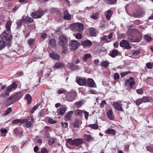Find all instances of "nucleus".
Here are the masks:
<instances>
[{
	"label": "nucleus",
	"instance_id": "nucleus-1",
	"mask_svg": "<svg viewBox=\"0 0 153 153\" xmlns=\"http://www.w3.org/2000/svg\"><path fill=\"white\" fill-rule=\"evenodd\" d=\"M128 40L131 42H138L141 39V36L139 35L136 37L134 36L133 31L131 29H129L127 33Z\"/></svg>",
	"mask_w": 153,
	"mask_h": 153
},
{
	"label": "nucleus",
	"instance_id": "nucleus-2",
	"mask_svg": "<svg viewBox=\"0 0 153 153\" xmlns=\"http://www.w3.org/2000/svg\"><path fill=\"white\" fill-rule=\"evenodd\" d=\"M83 139L80 138H76L74 140L70 138L67 140V142L71 145H76L79 148L81 147V145L83 143Z\"/></svg>",
	"mask_w": 153,
	"mask_h": 153
},
{
	"label": "nucleus",
	"instance_id": "nucleus-3",
	"mask_svg": "<svg viewBox=\"0 0 153 153\" xmlns=\"http://www.w3.org/2000/svg\"><path fill=\"white\" fill-rule=\"evenodd\" d=\"M11 32L4 30L0 35L1 39L5 41H8L10 42L12 38V36L10 34Z\"/></svg>",
	"mask_w": 153,
	"mask_h": 153
},
{
	"label": "nucleus",
	"instance_id": "nucleus-4",
	"mask_svg": "<svg viewBox=\"0 0 153 153\" xmlns=\"http://www.w3.org/2000/svg\"><path fill=\"white\" fill-rule=\"evenodd\" d=\"M68 38L65 36L61 34L59 36V44L62 46H65L68 41Z\"/></svg>",
	"mask_w": 153,
	"mask_h": 153
},
{
	"label": "nucleus",
	"instance_id": "nucleus-5",
	"mask_svg": "<svg viewBox=\"0 0 153 153\" xmlns=\"http://www.w3.org/2000/svg\"><path fill=\"white\" fill-rule=\"evenodd\" d=\"M44 14V11L41 9L34 12L32 13L31 16L34 19L39 18L42 16Z\"/></svg>",
	"mask_w": 153,
	"mask_h": 153
},
{
	"label": "nucleus",
	"instance_id": "nucleus-6",
	"mask_svg": "<svg viewBox=\"0 0 153 153\" xmlns=\"http://www.w3.org/2000/svg\"><path fill=\"white\" fill-rule=\"evenodd\" d=\"M149 98L148 97H143L142 98L136 100L134 102L138 106L143 103L149 102Z\"/></svg>",
	"mask_w": 153,
	"mask_h": 153
},
{
	"label": "nucleus",
	"instance_id": "nucleus-7",
	"mask_svg": "<svg viewBox=\"0 0 153 153\" xmlns=\"http://www.w3.org/2000/svg\"><path fill=\"white\" fill-rule=\"evenodd\" d=\"M135 83V82L133 77H130L125 81V85L128 86L130 88H132Z\"/></svg>",
	"mask_w": 153,
	"mask_h": 153
},
{
	"label": "nucleus",
	"instance_id": "nucleus-8",
	"mask_svg": "<svg viewBox=\"0 0 153 153\" xmlns=\"http://www.w3.org/2000/svg\"><path fill=\"white\" fill-rule=\"evenodd\" d=\"M76 95V93L74 92H70L66 96V100L68 101L72 102L75 99Z\"/></svg>",
	"mask_w": 153,
	"mask_h": 153
},
{
	"label": "nucleus",
	"instance_id": "nucleus-9",
	"mask_svg": "<svg viewBox=\"0 0 153 153\" xmlns=\"http://www.w3.org/2000/svg\"><path fill=\"white\" fill-rule=\"evenodd\" d=\"M120 45L126 49H129L131 48L128 42L126 40H122L120 42Z\"/></svg>",
	"mask_w": 153,
	"mask_h": 153
},
{
	"label": "nucleus",
	"instance_id": "nucleus-10",
	"mask_svg": "<svg viewBox=\"0 0 153 153\" xmlns=\"http://www.w3.org/2000/svg\"><path fill=\"white\" fill-rule=\"evenodd\" d=\"M79 45L78 42L75 40H72L70 45V47L71 50L77 49Z\"/></svg>",
	"mask_w": 153,
	"mask_h": 153
},
{
	"label": "nucleus",
	"instance_id": "nucleus-11",
	"mask_svg": "<svg viewBox=\"0 0 153 153\" xmlns=\"http://www.w3.org/2000/svg\"><path fill=\"white\" fill-rule=\"evenodd\" d=\"M73 27L75 30H76L79 32H80L83 29V25L81 23H75L74 24Z\"/></svg>",
	"mask_w": 153,
	"mask_h": 153
},
{
	"label": "nucleus",
	"instance_id": "nucleus-12",
	"mask_svg": "<svg viewBox=\"0 0 153 153\" xmlns=\"http://www.w3.org/2000/svg\"><path fill=\"white\" fill-rule=\"evenodd\" d=\"M17 85L18 83L17 82H14L11 85L7 87L6 90L10 93V92L13 91V89L16 88Z\"/></svg>",
	"mask_w": 153,
	"mask_h": 153
},
{
	"label": "nucleus",
	"instance_id": "nucleus-13",
	"mask_svg": "<svg viewBox=\"0 0 153 153\" xmlns=\"http://www.w3.org/2000/svg\"><path fill=\"white\" fill-rule=\"evenodd\" d=\"M81 44L84 47H89L92 45V43L91 41L88 40L82 42Z\"/></svg>",
	"mask_w": 153,
	"mask_h": 153
},
{
	"label": "nucleus",
	"instance_id": "nucleus-14",
	"mask_svg": "<svg viewBox=\"0 0 153 153\" xmlns=\"http://www.w3.org/2000/svg\"><path fill=\"white\" fill-rule=\"evenodd\" d=\"M66 107L65 106H62L57 109V112L60 115H63L66 111Z\"/></svg>",
	"mask_w": 153,
	"mask_h": 153
},
{
	"label": "nucleus",
	"instance_id": "nucleus-15",
	"mask_svg": "<svg viewBox=\"0 0 153 153\" xmlns=\"http://www.w3.org/2000/svg\"><path fill=\"white\" fill-rule=\"evenodd\" d=\"M86 85L87 86L93 87L94 86L95 82L94 80L91 78H88L86 80Z\"/></svg>",
	"mask_w": 153,
	"mask_h": 153
},
{
	"label": "nucleus",
	"instance_id": "nucleus-16",
	"mask_svg": "<svg viewBox=\"0 0 153 153\" xmlns=\"http://www.w3.org/2000/svg\"><path fill=\"white\" fill-rule=\"evenodd\" d=\"M26 121H27V119H16L13 120V123L14 124L16 123L23 124L25 123Z\"/></svg>",
	"mask_w": 153,
	"mask_h": 153
},
{
	"label": "nucleus",
	"instance_id": "nucleus-17",
	"mask_svg": "<svg viewBox=\"0 0 153 153\" xmlns=\"http://www.w3.org/2000/svg\"><path fill=\"white\" fill-rule=\"evenodd\" d=\"M86 79H85L79 78L76 80L77 83L79 85H86Z\"/></svg>",
	"mask_w": 153,
	"mask_h": 153
},
{
	"label": "nucleus",
	"instance_id": "nucleus-18",
	"mask_svg": "<svg viewBox=\"0 0 153 153\" xmlns=\"http://www.w3.org/2000/svg\"><path fill=\"white\" fill-rule=\"evenodd\" d=\"M64 66V63L60 62H58L55 63L53 66L54 70L58 68H62Z\"/></svg>",
	"mask_w": 153,
	"mask_h": 153
},
{
	"label": "nucleus",
	"instance_id": "nucleus-19",
	"mask_svg": "<svg viewBox=\"0 0 153 153\" xmlns=\"http://www.w3.org/2000/svg\"><path fill=\"white\" fill-rule=\"evenodd\" d=\"M121 102H114V105L115 108L119 111H123V109L121 107L122 105L120 104Z\"/></svg>",
	"mask_w": 153,
	"mask_h": 153
},
{
	"label": "nucleus",
	"instance_id": "nucleus-20",
	"mask_svg": "<svg viewBox=\"0 0 153 153\" xmlns=\"http://www.w3.org/2000/svg\"><path fill=\"white\" fill-rule=\"evenodd\" d=\"M74 111H69L65 117V120L66 121L70 120L71 119V117L72 115L73 114Z\"/></svg>",
	"mask_w": 153,
	"mask_h": 153
},
{
	"label": "nucleus",
	"instance_id": "nucleus-21",
	"mask_svg": "<svg viewBox=\"0 0 153 153\" xmlns=\"http://www.w3.org/2000/svg\"><path fill=\"white\" fill-rule=\"evenodd\" d=\"M82 123L81 121L79 119H76L73 123V125L74 127L78 128L79 125Z\"/></svg>",
	"mask_w": 153,
	"mask_h": 153
},
{
	"label": "nucleus",
	"instance_id": "nucleus-22",
	"mask_svg": "<svg viewBox=\"0 0 153 153\" xmlns=\"http://www.w3.org/2000/svg\"><path fill=\"white\" fill-rule=\"evenodd\" d=\"M63 19L66 20H70L71 19V17L70 14L65 10L64 12Z\"/></svg>",
	"mask_w": 153,
	"mask_h": 153
},
{
	"label": "nucleus",
	"instance_id": "nucleus-23",
	"mask_svg": "<svg viewBox=\"0 0 153 153\" xmlns=\"http://www.w3.org/2000/svg\"><path fill=\"white\" fill-rule=\"evenodd\" d=\"M12 24V22L10 21H8L6 24L5 27L6 30H7L11 32L10 27Z\"/></svg>",
	"mask_w": 153,
	"mask_h": 153
},
{
	"label": "nucleus",
	"instance_id": "nucleus-24",
	"mask_svg": "<svg viewBox=\"0 0 153 153\" xmlns=\"http://www.w3.org/2000/svg\"><path fill=\"white\" fill-rule=\"evenodd\" d=\"M107 115L108 118L111 120H113L114 118V116L112 111L111 109H110L107 113Z\"/></svg>",
	"mask_w": 153,
	"mask_h": 153
},
{
	"label": "nucleus",
	"instance_id": "nucleus-25",
	"mask_svg": "<svg viewBox=\"0 0 153 153\" xmlns=\"http://www.w3.org/2000/svg\"><path fill=\"white\" fill-rule=\"evenodd\" d=\"M22 19L24 21H25L31 23L33 22V19L30 17L27 16L25 18V16H23Z\"/></svg>",
	"mask_w": 153,
	"mask_h": 153
},
{
	"label": "nucleus",
	"instance_id": "nucleus-26",
	"mask_svg": "<svg viewBox=\"0 0 153 153\" xmlns=\"http://www.w3.org/2000/svg\"><path fill=\"white\" fill-rule=\"evenodd\" d=\"M25 99L27 101V103L30 104L31 102L32 98L31 96L28 94H27L25 97Z\"/></svg>",
	"mask_w": 153,
	"mask_h": 153
},
{
	"label": "nucleus",
	"instance_id": "nucleus-27",
	"mask_svg": "<svg viewBox=\"0 0 153 153\" xmlns=\"http://www.w3.org/2000/svg\"><path fill=\"white\" fill-rule=\"evenodd\" d=\"M83 137L85 140L87 141L90 142L93 140V138L89 134H85L83 135Z\"/></svg>",
	"mask_w": 153,
	"mask_h": 153
},
{
	"label": "nucleus",
	"instance_id": "nucleus-28",
	"mask_svg": "<svg viewBox=\"0 0 153 153\" xmlns=\"http://www.w3.org/2000/svg\"><path fill=\"white\" fill-rule=\"evenodd\" d=\"M118 54V51L117 50H113L110 52V56L112 57H115Z\"/></svg>",
	"mask_w": 153,
	"mask_h": 153
},
{
	"label": "nucleus",
	"instance_id": "nucleus-29",
	"mask_svg": "<svg viewBox=\"0 0 153 153\" xmlns=\"http://www.w3.org/2000/svg\"><path fill=\"white\" fill-rule=\"evenodd\" d=\"M49 43L50 45L52 47H55L56 46V41L53 39H51L49 41Z\"/></svg>",
	"mask_w": 153,
	"mask_h": 153
},
{
	"label": "nucleus",
	"instance_id": "nucleus-30",
	"mask_svg": "<svg viewBox=\"0 0 153 153\" xmlns=\"http://www.w3.org/2000/svg\"><path fill=\"white\" fill-rule=\"evenodd\" d=\"M112 11L111 10H108L106 12L105 17L107 19H109L112 14Z\"/></svg>",
	"mask_w": 153,
	"mask_h": 153
},
{
	"label": "nucleus",
	"instance_id": "nucleus-31",
	"mask_svg": "<svg viewBox=\"0 0 153 153\" xmlns=\"http://www.w3.org/2000/svg\"><path fill=\"white\" fill-rule=\"evenodd\" d=\"M14 132L16 135L20 137L22 136V132L19 131L17 128H16L14 129Z\"/></svg>",
	"mask_w": 153,
	"mask_h": 153
},
{
	"label": "nucleus",
	"instance_id": "nucleus-32",
	"mask_svg": "<svg viewBox=\"0 0 153 153\" xmlns=\"http://www.w3.org/2000/svg\"><path fill=\"white\" fill-rule=\"evenodd\" d=\"M9 95V93L6 89L4 92H2L1 94V97H3V98H5L8 97Z\"/></svg>",
	"mask_w": 153,
	"mask_h": 153
},
{
	"label": "nucleus",
	"instance_id": "nucleus-33",
	"mask_svg": "<svg viewBox=\"0 0 153 153\" xmlns=\"http://www.w3.org/2000/svg\"><path fill=\"white\" fill-rule=\"evenodd\" d=\"M74 114L77 116H82V115L83 111L77 109L74 111Z\"/></svg>",
	"mask_w": 153,
	"mask_h": 153
},
{
	"label": "nucleus",
	"instance_id": "nucleus-34",
	"mask_svg": "<svg viewBox=\"0 0 153 153\" xmlns=\"http://www.w3.org/2000/svg\"><path fill=\"white\" fill-rule=\"evenodd\" d=\"M89 31L91 36H94L96 34L95 29L93 27H91L89 29Z\"/></svg>",
	"mask_w": 153,
	"mask_h": 153
},
{
	"label": "nucleus",
	"instance_id": "nucleus-35",
	"mask_svg": "<svg viewBox=\"0 0 153 153\" xmlns=\"http://www.w3.org/2000/svg\"><path fill=\"white\" fill-rule=\"evenodd\" d=\"M7 44L3 40L0 39V51Z\"/></svg>",
	"mask_w": 153,
	"mask_h": 153
},
{
	"label": "nucleus",
	"instance_id": "nucleus-36",
	"mask_svg": "<svg viewBox=\"0 0 153 153\" xmlns=\"http://www.w3.org/2000/svg\"><path fill=\"white\" fill-rule=\"evenodd\" d=\"M35 43V39L30 38L28 39V44L30 46H32Z\"/></svg>",
	"mask_w": 153,
	"mask_h": 153
},
{
	"label": "nucleus",
	"instance_id": "nucleus-37",
	"mask_svg": "<svg viewBox=\"0 0 153 153\" xmlns=\"http://www.w3.org/2000/svg\"><path fill=\"white\" fill-rule=\"evenodd\" d=\"M16 96H14V95H12L9 98L8 100L11 101L12 103L16 102L18 101V99L16 100V98L17 97Z\"/></svg>",
	"mask_w": 153,
	"mask_h": 153
},
{
	"label": "nucleus",
	"instance_id": "nucleus-38",
	"mask_svg": "<svg viewBox=\"0 0 153 153\" xmlns=\"http://www.w3.org/2000/svg\"><path fill=\"white\" fill-rule=\"evenodd\" d=\"M23 20L22 19H21L19 21H17L16 22V23L17 25V28L19 29L21 27V25H22L23 23Z\"/></svg>",
	"mask_w": 153,
	"mask_h": 153
},
{
	"label": "nucleus",
	"instance_id": "nucleus-39",
	"mask_svg": "<svg viewBox=\"0 0 153 153\" xmlns=\"http://www.w3.org/2000/svg\"><path fill=\"white\" fill-rule=\"evenodd\" d=\"M83 104V102L82 101L76 102L74 104V106L78 108L81 107Z\"/></svg>",
	"mask_w": 153,
	"mask_h": 153
},
{
	"label": "nucleus",
	"instance_id": "nucleus-40",
	"mask_svg": "<svg viewBox=\"0 0 153 153\" xmlns=\"http://www.w3.org/2000/svg\"><path fill=\"white\" fill-rule=\"evenodd\" d=\"M50 56L54 59H59V56L53 53H50Z\"/></svg>",
	"mask_w": 153,
	"mask_h": 153
},
{
	"label": "nucleus",
	"instance_id": "nucleus-41",
	"mask_svg": "<svg viewBox=\"0 0 153 153\" xmlns=\"http://www.w3.org/2000/svg\"><path fill=\"white\" fill-rule=\"evenodd\" d=\"M107 132L108 134H115L116 131L113 129H108L106 131Z\"/></svg>",
	"mask_w": 153,
	"mask_h": 153
},
{
	"label": "nucleus",
	"instance_id": "nucleus-42",
	"mask_svg": "<svg viewBox=\"0 0 153 153\" xmlns=\"http://www.w3.org/2000/svg\"><path fill=\"white\" fill-rule=\"evenodd\" d=\"M91 54L89 53H87L84 55L82 57L83 60L85 61H86L88 58H89L91 57Z\"/></svg>",
	"mask_w": 153,
	"mask_h": 153
},
{
	"label": "nucleus",
	"instance_id": "nucleus-43",
	"mask_svg": "<svg viewBox=\"0 0 153 153\" xmlns=\"http://www.w3.org/2000/svg\"><path fill=\"white\" fill-rule=\"evenodd\" d=\"M144 39L148 42H151L152 39L151 37L147 35H145L144 36Z\"/></svg>",
	"mask_w": 153,
	"mask_h": 153
},
{
	"label": "nucleus",
	"instance_id": "nucleus-44",
	"mask_svg": "<svg viewBox=\"0 0 153 153\" xmlns=\"http://www.w3.org/2000/svg\"><path fill=\"white\" fill-rule=\"evenodd\" d=\"M1 132L2 133L1 136H5L6 135L7 130L5 128H1Z\"/></svg>",
	"mask_w": 153,
	"mask_h": 153
},
{
	"label": "nucleus",
	"instance_id": "nucleus-45",
	"mask_svg": "<svg viewBox=\"0 0 153 153\" xmlns=\"http://www.w3.org/2000/svg\"><path fill=\"white\" fill-rule=\"evenodd\" d=\"M26 123V127L27 128L30 127L32 125V123L30 121H28L27 119V121L25 122Z\"/></svg>",
	"mask_w": 153,
	"mask_h": 153
},
{
	"label": "nucleus",
	"instance_id": "nucleus-46",
	"mask_svg": "<svg viewBox=\"0 0 153 153\" xmlns=\"http://www.w3.org/2000/svg\"><path fill=\"white\" fill-rule=\"evenodd\" d=\"M39 104H36L34 106L33 108L31 110L30 112L32 113H33L35 111L39 108Z\"/></svg>",
	"mask_w": 153,
	"mask_h": 153
},
{
	"label": "nucleus",
	"instance_id": "nucleus-47",
	"mask_svg": "<svg viewBox=\"0 0 153 153\" xmlns=\"http://www.w3.org/2000/svg\"><path fill=\"white\" fill-rule=\"evenodd\" d=\"M55 141V139L54 138H51L50 139L48 140V143L49 146H52Z\"/></svg>",
	"mask_w": 153,
	"mask_h": 153
},
{
	"label": "nucleus",
	"instance_id": "nucleus-48",
	"mask_svg": "<svg viewBox=\"0 0 153 153\" xmlns=\"http://www.w3.org/2000/svg\"><path fill=\"white\" fill-rule=\"evenodd\" d=\"M100 65L102 67H107L108 65V62L105 61H103L101 63Z\"/></svg>",
	"mask_w": 153,
	"mask_h": 153
},
{
	"label": "nucleus",
	"instance_id": "nucleus-49",
	"mask_svg": "<svg viewBox=\"0 0 153 153\" xmlns=\"http://www.w3.org/2000/svg\"><path fill=\"white\" fill-rule=\"evenodd\" d=\"M153 66V63H151L150 62H148L146 64V67L149 69L152 68Z\"/></svg>",
	"mask_w": 153,
	"mask_h": 153
},
{
	"label": "nucleus",
	"instance_id": "nucleus-50",
	"mask_svg": "<svg viewBox=\"0 0 153 153\" xmlns=\"http://www.w3.org/2000/svg\"><path fill=\"white\" fill-rule=\"evenodd\" d=\"M14 95L17 96V97L16 98V100L18 99V101L22 97V94L20 93H18Z\"/></svg>",
	"mask_w": 153,
	"mask_h": 153
},
{
	"label": "nucleus",
	"instance_id": "nucleus-51",
	"mask_svg": "<svg viewBox=\"0 0 153 153\" xmlns=\"http://www.w3.org/2000/svg\"><path fill=\"white\" fill-rule=\"evenodd\" d=\"M89 126L92 128L94 129H97L98 127V125L96 124L90 125Z\"/></svg>",
	"mask_w": 153,
	"mask_h": 153
},
{
	"label": "nucleus",
	"instance_id": "nucleus-52",
	"mask_svg": "<svg viewBox=\"0 0 153 153\" xmlns=\"http://www.w3.org/2000/svg\"><path fill=\"white\" fill-rule=\"evenodd\" d=\"M98 13H96L94 14L93 15L91 16V18L94 19H97L98 18Z\"/></svg>",
	"mask_w": 153,
	"mask_h": 153
},
{
	"label": "nucleus",
	"instance_id": "nucleus-53",
	"mask_svg": "<svg viewBox=\"0 0 153 153\" xmlns=\"http://www.w3.org/2000/svg\"><path fill=\"white\" fill-rule=\"evenodd\" d=\"M120 78V75L117 73H115L114 75V79L115 80H117L119 79Z\"/></svg>",
	"mask_w": 153,
	"mask_h": 153
},
{
	"label": "nucleus",
	"instance_id": "nucleus-54",
	"mask_svg": "<svg viewBox=\"0 0 153 153\" xmlns=\"http://www.w3.org/2000/svg\"><path fill=\"white\" fill-rule=\"evenodd\" d=\"M66 92V91L65 90L60 89L58 91L57 93L59 94H65Z\"/></svg>",
	"mask_w": 153,
	"mask_h": 153
},
{
	"label": "nucleus",
	"instance_id": "nucleus-55",
	"mask_svg": "<svg viewBox=\"0 0 153 153\" xmlns=\"http://www.w3.org/2000/svg\"><path fill=\"white\" fill-rule=\"evenodd\" d=\"M12 110L10 107L6 111L4 114L5 115H7L8 114L10 113L12 111Z\"/></svg>",
	"mask_w": 153,
	"mask_h": 153
},
{
	"label": "nucleus",
	"instance_id": "nucleus-56",
	"mask_svg": "<svg viewBox=\"0 0 153 153\" xmlns=\"http://www.w3.org/2000/svg\"><path fill=\"white\" fill-rule=\"evenodd\" d=\"M137 92L139 94H142L143 93V90L142 88H140L137 89L136 90Z\"/></svg>",
	"mask_w": 153,
	"mask_h": 153
},
{
	"label": "nucleus",
	"instance_id": "nucleus-57",
	"mask_svg": "<svg viewBox=\"0 0 153 153\" xmlns=\"http://www.w3.org/2000/svg\"><path fill=\"white\" fill-rule=\"evenodd\" d=\"M75 36L76 38L80 39L82 38V36L81 34L79 33L76 34Z\"/></svg>",
	"mask_w": 153,
	"mask_h": 153
},
{
	"label": "nucleus",
	"instance_id": "nucleus-58",
	"mask_svg": "<svg viewBox=\"0 0 153 153\" xmlns=\"http://www.w3.org/2000/svg\"><path fill=\"white\" fill-rule=\"evenodd\" d=\"M48 122L50 124H55L56 123V121L53 120L52 119H49L48 120Z\"/></svg>",
	"mask_w": 153,
	"mask_h": 153
},
{
	"label": "nucleus",
	"instance_id": "nucleus-59",
	"mask_svg": "<svg viewBox=\"0 0 153 153\" xmlns=\"http://www.w3.org/2000/svg\"><path fill=\"white\" fill-rule=\"evenodd\" d=\"M129 72H124L121 73L120 76L121 77H123L126 76Z\"/></svg>",
	"mask_w": 153,
	"mask_h": 153
},
{
	"label": "nucleus",
	"instance_id": "nucleus-60",
	"mask_svg": "<svg viewBox=\"0 0 153 153\" xmlns=\"http://www.w3.org/2000/svg\"><path fill=\"white\" fill-rule=\"evenodd\" d=\"M63 47V50H62V53H66L67 51V48L65 46H62Z\"/></svg>",
	"mask_w": 153,
	"mask_h": 153
},
{
	"label": "nucleus",
	"instance_id": "nucleus-61",
	"mask_svg": "<svg viewBox=\"0 0 153 153\" xmlns=\"http://www.w3.org/2000/svg\"><path fill=\"white\" fill-rule=\"evenodd\" d=\"M41 152L42 153H48V152L47 150L45 148L42 149Z\"/></svg>",
	"mask_w": 153,
	"mask_h": 153
},
{
	"label": "nucleus",
	"instance_id": "nucleus-62",
	"mask_svg": "<svg viewBox=\"0 0 153 153\" xmlns=\"http://www.w3.org/2000/svg\"><path fill=\"white\" fill-rule=\"evenodd\" d=\"M84 113L85 115V118L86 119H87L88 118V117L89 115V113L88 112H87L85 111H84Z\"/></svg>",
	"mask_w": 153,
	"mask_h": 153
},
{
	"label": "nucleus",
	"instance_id": "nucleus-63",
	"mask_svg": "<svg viewBox=\"0 0 153 153\" xmlns=\"http://www.w3.org/2000/svg\"><path fill=\"white\" fill-rule=\"evenodd\" d=\"M132 52L134 55H137L140 53V51L138 50L133 51Z\"/></svg>",
	"mask_w": 153,
	"mask_h": 153
},
{
	"label": "nucleus",
	"instance_id": "nucleus-64",
	"mask_svg": "<svg viewBox=\"0 0 153 153\" xmlns=\"http://www.w3.org/2000/svg\"><path fill=\"white\" fill-rule=\"evenodd\" d=\"M105 104H106L105 101H102V102L100 104V106L101 107V108H102L104 107V105Z\"/></svg>",
	"mask_w": 153,
	"mask_h": 153
}]
</instances>
